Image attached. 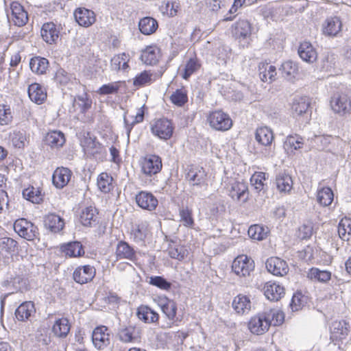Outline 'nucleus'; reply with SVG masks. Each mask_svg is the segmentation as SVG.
<instances>
[{"instance_id":"39448f33","label":"nucleus","mask_w":351,"mask_h":351,"mask_svg":"<svg viewBox=\"0 0 351 351\" xmlns=\"http://www.w3.org/2000/svg\"><path fill=\"white\" fill-rule=\"evenodd\" d=\"M14 230L19 237L27 241L39 239L40 233L37 226L25 218H19L14 221Z\"/></svg>"},{"instance_id":"a18cd8bd","label":"nucleus","mask_w":351,"mask_h":351,"mask_svg":"<svg viewBox=\"0 0 351 351\" xmlns=\"http://www.w3.org/2000/svg\"><path fill=\"white\" fill-rule=\"evenodd\" d=\"M201 66V62L196 56L189 58L182 71V77L185 80H188L193 74L200 69Z\"/></svg>"},{"instance_id":"8fccbe9b","label":"nucleus","mask_w":351,"mask_h":351,"mask_svg":"<svg viewBox=\"0 0 351 351\" xmlns=\"http://www.w3.org/2000/svg\"><path fill=\"white\" fill-rule=\"evenodd\" d=\"M275 184L280 193H289L293 188L292 178L287 173H280L276 176Z\"/></svg>"},{"instance_id":"9d476101","label":"nucleus","mask_w":351,"mask_h":351,"mask_svg":"<svg viewBox=\"0 0 351 351\" xmlns=\"http://www.w3.org/2000/svg\"><path fill=\"white\" fill-rule=\"evenodd\" d=\"M150 130L155 136L162 140H169L173 136L174 125L171 120L167 118H160L153 121Z\"/></svg>"},{"instance_id":"6e6d98bb","label":"nucleus","mask_w":351,"mask_h":351,"mask_svg":"<svg viewBox=\"0 0 351 351\" xmlns=\"http://www.w3.org/2000/svg\"><path fill=\"white\" fill-rule=\"evenodd\" d=\"M307 276L313 281L326 282L331 278V273L326 270H320L318 268L313 267L310 269Z\"/></svg>"},{"instance_id":"6e6552de","label":"nucleus","mask_w":351,"mask_h":351,"mask_svg":"<svg viewBox=\"0 0 351 351\" xmlns=\"http://www.w3.org/2000/svg\"><path fill=\"white\" fill-rule=\"evenodd\" d=\"M139 165L141 173L145 176L151 177L162 170V158L156 154H147L141 159Z\"/></svg>"},{"instance_id":"c756f323","label":"nucleus","mask_w":351,"mask_h":351,"mask_svg":"<svg viewBox=\"0 0 351 351\" xmlns=\"http://www.w3.org/2000/svg\"><path fill=\"white\" fill-rule=\"evenodd\" d=\"M10 9L11 20L13 23L18 27L24 26L28 21V15L23 5L17 1H13L10 4Z\"/></svg>"},{"instance_id":"bf43d9fd","label":"nucleus","mask_w":351,"mask_h":351,"mask_svg":"<svg viewBox=\"0 0 351 351\" xmlns=\"http://www.w3.org/2000/svg\"><path fill=\"white\" fill-rule=\"evenodd\" d=\"M130 56L126 53H121L114 56L112 59V65L117 71H125L129 68Z\"/></svg>"},{"instance_id":"c03bdc74","label":"nucleus","mask_w":351,"mask_h":351,"mask_svg":"<svg viewBox=\"0 0 351 351\" xmlns=\"http://www.w3.org/2000/svg\"><path fill=\"white\" fill-rule=\"evenodd\" d=\"M155 81L154 75L151 70H144L136 75L133 78L132 84L139 88L151 85Z\"/></svg>"},{"instance_id":"1a4fd4ad","label":"nucleus","mask_w":351,"mask_h":351,"mask_svg":"<svg viewBox=\"0 0 351 351\" xmlns=\"http://www.w3.org/2000/svg\"><path fill=\"white\" fill-rule=\"evenodd\" d=\"M311 101L309 97L300 96L295 97L291 106L293 117L298 119H308L311 115Z\"/></svg>"},{"instance_id":"20e7f679","label":"nucleus","mask_w":351,"mask_h":351,"mask_svg":"<svg viewBox=\"0 0 351 351\" xmlns=\"http://www.w3.org/2000/svg\"><path fill=\"white\" fill-rule=\"evenodd\" d=\"M332 110L337 114L344 115L351 111V90H344L333 94L330 99Z\"/></svg>"},{"instance_id":"bb28decb","label":"nucleus","mask_w":351,"mask_h":351,"mask_svg":"<svg viewBox=\"0 0 351 351\" xmlns=\"http://www.w3.org/2000/svg\"><path fill=\"white\" fill-rule=\"evenodd\" d=\"M115 257L117 261L126 259L135 262L137 260L134 249L124 241L118 242L115 250Z\"/></svg>"},{"instance_id":"cd10ccee","label":"nucleus","mask_w":351,"mask_h":351,"mask_svg":"<svg viewBox=\"0 0 351 351\" xmlns=\"http://www.w3.org/2000/svg\"><path fill=\"white\" fill-rule=\"evenodd\" d=\"M60 252L69 258H78L84 256L85 250L80 241H70L60 246Z\"/></svg>"},{"instance_id":"a211bd4d","label":"nucleus","mask_w":351,"mask_h":351,"mask_svg":"<svg viewBox=\"0 0 351 351\" xmlns=\"http://www.w3.org/2000/svg\"><path fill=\"white\" fill-rule=\"evenodd\" d=\"M111 335L106 326H97L92 333V341L94 346L98 350H104L110 343Z\"/></svg>"},{"instance_id":"0e129e2a","label":"nucleus","mask_w":351,"mask_h":351,"mask_svg":"<svg viewBox=\"0 0 351 351\" xmlns=\"http://www.w3.org/2000/svg\"><path fill=\"white\" fill-rule=\"evenodd\" d=\"M13 114L11 107L7 104H0V125L5 126L11 124Z\"/></svg>"},{"instance_id":"5701e85b","label":"nucleus","mask_w":351,"mask_h":351,"mask_svg":"<svg viewBox=\"0 0 351 351\" xmlns=\"http://www.w3.org/2000/svg\"><path fill=\"white\" fill-rule=\"evenodd\" d=\"M136 204L142 209L154 211L158 206V199L151 193L145 191L138 192L135 197Z\"/></svg>"},{"instance_id":"49530a36","label":"nucleus","mask_w":351,"mask_h":351,"mask_svg":"<svg viewBox=\"0 0 351 351\" xmlns=\"http://www.w3.org/2000/svg\"><path fill=\"white\" fill-rule=\"evenodd\" d=\"M10 138L12 145L18 149H23L29 143V135L24 130L13 131Z\"/></svg>"},{"instance_id":"a19ab883","label":"nucleus","mask_w":351,"mask_h":351,"mask_svg":"<svg viewBox=\"0 0 351 351\" xmlns=\"http://www.w3.org/2000/svg\"><path fill=\"white\" fill-rule=\"evenodd\" d=\"M298 54L300 57L305 62L313 63L317 58V53L308 41H304L300 43L298 48Z\"/></svg>"},{"instance_id":"e433bc0d","label":"nucleus","mask_w":351,"mask_h":351,"mask_svg":"<svg viewBox=\"0 0 351 351\" xmlns=\"http://www.w3.org/2000/svg\"><path fill=\"white\" fill-rule=\"evenodd\" d=\"M303 138L297 134L288 135L283 143V148L289 155L295 154L297 150L303 147Z\"/></svg>"},{"instance_id":"473e14b6","label":"nucleus","mask_w":351,"mask_h":351,"mask_svg":"<svg viewBox=\"0 0 351 351\" xmlns=\"http://www.w3.org/2000/svg\"><path fill=\"white\" fill-rule=\"evenodd\" d=\"M35 313L34 303L32 301H26L16 308L14 315L18 321L27 322Z\"/></svg>"},{"instance_id":"7ed1b4c3","label":"nucleus","mask_w":351,"mask_h":351,"mask_svg":"<svg viewBox=\"0 0 351 351\" xmlns=\"http://www.w3.org/2000/svg\"><path fill=\"white\" fill-rule=\"evenodd\" d=\"M226 191L227 195L234 202L244 204L250 199L249 186L244 180H234L229 182L226 187Z\"/></svg>"},{"instance_id":"e2e57ef3","label":"nucleus","mask_w":351,"mask_h":351,"mask_svg":"<svg viewBox=\"0 0 351 351\" xmlns=\"http://www.w3.org/2000/svg\"><path fill=\"white\" fill-rule=\"evenodd\" d=\"M18 243L10 237L0 238V250L8 254H13L18 251Z\"/></svg>"},{"instance_id":"7c9ffc66","label":"nucleus","mask_w":351,"mask_h":351,"mask_svg":"<svg viewBox=\"0 0 351 351\" xmlns=\"http://www.w3.org/2000/svg\"><path fill=\"white\" fill-rule=\"evenodd\" d=\"M43 225L45 229L53 233L60 232L64 227V221L58 215L51 213L45 215Z\"/></svg>"},{"instance_id":"0eeeda50","label":"nucleus","mask_w":351,"mask_h":351,"mask_svg":"<svg viewBox=\"0 0 351 351\" xmlns=\"http://www.w3.org/2000/svg\"><path fill=\"white\" fill-rule=\"evenodd\" d=\"M232 271L240 278H246L250 276L254 269V262L245 254L238 255L232 263Z\"/></svg>"},{"instance_id":"b1692460","label":"nucleus","mask_w":351,"mask_h":351,"mask_svg":"<svg viewBox=\"0 0 351 351\" xmlns=\"http://www.w3.org/2000/svg\"><path fill=\"white\" fill-rule=\"evenodd\" d=\"M161 57V49L156 44H152L142 50L141 59L145 64L155 65Z\"/></svg>"},{"instance_id":"a878e982","label":"nucleus","mask_w":351,"mask_h":351,"mask_svg":"<svg viewBox=\"0 0 351 351\" xmlns=\"http://www.w3.org/2000/svg\"><path fill=\"white\" fill-rule=\"evenodd\" d=\"M341 29L342 22L338 16L328 17L322 26L323 34L330 37L337 36L341 32Z\"/></svg>"},{"instance_id":"f704fd0d","label":"nucleus","mask_w":351,"mask_h":351,"mask_svg":"<svg viewBox=\"0 0 351 351\" xmlns=\"http://www.w3.org/2000/svg\"><path fill=\"white\" fill-rule=\"evenodd\" d=\"M97 186L102 193H111L114 188V180L112 175L106 171L100 173L97 178Z\"/></svg>"},{"instance_id":"4468645a","label":"nucleus","mask_w":351,"mask_h":351,"mask_svg":"<svg viewBox=\"0 0 351 351\" xmlns=\"http://www.w3.org/2000/svg\"><path fill=\"white\" fill-rule=\"evenodd\" d=\"M101 219L99 209L91 205L84 208L79 215L80 223L85 227H95L100 223Z\"/></svg>"},{"instance_id":"2f4dec72","label":"nucleus","mask_w":351,"mask_h":351,"mask_svg":"<svg viewBox=\"0 0 351 351\" xmlns=\"http://www.w3.org/2000/svg\"><path fill=\"white\" fill-rule=\"evenodd\" d=\"M260 79L263 82L271 83L276 79V67L267 61L261 62L258 66Z\"/></svg>"},{"instance_id":"423d86ee","label":"nucleus","mask_w":351,"mask_h":351,"mask_svg":"<svg viewBox=\"0 0 351 351\" xmlns=\"http://www.w3.org/2000/svg\"><path fill=\"white\" fill-rule=\"evenodd\" d=\"M80 143L85 154L94 157H101L105 154V148L97 141L95 136H91L90 132L84 133L80 140Z\"/></svg>"},{"instance_id":"4be33fe9","label":"nucleus","mask_w":351,"mask_h":351,"mask_svg":"<svg viewBox=\"0 0 351 351\" xmlns=\"http://www.w3.org/2000/svg\"><path fill=\"white\" fill-rule=\"evenodd\" d=\"M73 176L72 171L64 167H58L52 175V183L56 189H63L69 184Z\"/></svg>"},{"instance_id":"72a5a7b5","label":"nucleus","mask_w":351,"mask_h":351,"mask_svg":"<svg viewBox=\"0 0 351 351\" xmlns=\"http://www.w3.org/2000/svg\"><path fill=\"white\" fill-rule=\"evenodd\" d=\"M255 139L259 145L270 147L274 142V132L267 126L259 127L256 130Z\"/></svg>"},{"instance_id":"aec40b11","label":"nucleus","mask_w":351,"mask_h":351,"mask_svg":"<svg viewBox=\"0 0 351 351\" xmlns=\"http://www.w3.org/2000/svg\"><path fill=\"white\" fill-rule=\"evenodd\" d=\"M71 328V324L66 317H56L51 326L55 338L63 339L67 337Z\"/></svg>"},{"instance_id":"4d7b16f0","label":"nucleus","mask_w":351,"mask_h":351,"mask_svg":"<svg viewBox=\"0 0 351 351\" xmlns=\"http://www.w3.org/2000/svg\"><path fill=\"white\" fill-rule=\"evenodd\" d=\"M180 7L178 2L165 1L162 2L159 9L163 15L173 17L178 14Z\"/></svg>"},{"instance_id":"69168bd1","label":"nucleus","mask_w":351,"mask_h":351,"mask_svg":"<svg viewBox=\"0 0 351 351\" xmlns=\"http://www.w3.org/2000/svg\"><path fill=\"white\" fill-rule=\"evenodd\" d=\"M265 313L270 326H280L284 322L285 315L280 310L270 309L269 311H265Z\"/></svg>"},{"instance_id":"09e8293b","label":"nucleus","mask_w":351,"mask_h":351,"mask_svg":"<svg viewBox=\"0 0 351 351\" xmlns=\"http://www.w3.org/2000/svg\"><path fill=\"white\" fill-rule=\"evenodd\" d=\"M138 27L144 35H151L156 32L158 28V21L150 16L141 19L138 23Z\"/></svg>"},{"instance_id":"79ce46f5","label":"nucleus","mask_w":351,"mask_h":351,"mask_svg":"<svg viewBox=\"0 0 351 351\" xmlns=\"http://www.w3.org/2000/svg\"><path fill=\"white\" fill-rule=\"evenodd\" d=\"M189 180L193 185L202 186L206 184L207 173L202 167H195L188 172Z\"/></svg>"},{"instance_id":"393cba45","label":"nucleus","mask_w":351,"mask_h":351,"mask_svg":"<svg viewBox=\"0 0 351 351\" xmlns=\"http://www.w3.org/2000/svg\"><path fill=\"white\" fill-rule=\"evenodd\" d=\"M136 317L146 324H158L160 315L158 312L149 306L141 304L136 308Z\"/></svg>"},{"instance_id":"6ab92c4d","label":"nucleus","mask_w":351,"mask_h":351,"mask_svg":"<svg viewBox=\"0 0 351 351\" xmlns=\"http://www.w3.org/2000/svg\"><path fill=\"white\" fill-rule=\"evenodd\" d=\"M96 276V269L93 265H84L77 267L73 273V279L80 285L90 282Z\"/></svg>"},{"instance_id":"c85d7f7f","label":"nucleus","mask_w":351,"mask_h":351,"mask_svg":"<svg viewBox=\"0 0 351 351\" xmlns=\"http://www.w3.org/2000/svg\"><path fill=\"white\" fill-rule=\"evenodd\" d=\"M76 22L82 27H88L96 21V16L93 11L85 8H78L74 12Z\"/></svg>"},{"instance_id":"5fc2aeb1","label":"nucleus","mask_w":351,"mask_h":351,"mask_svg":"<svg viewBox=\"0 0 351 351\" xmlns=\"http://www.w3.org/2000/svg\"><path fill=\"white\" fill-rule=\"evenodd\" d=\"M269 232V231L267 227L258 224L252 225L247 231L249 237L257 241H262L266 239Z\"/></svg>"},{"instance_id":"f03ea898","label":"nucleus","mask_w":351,"mask_h":351,"mask_svg":"<svg viewBox=\"0 0 351 351\" xmlns=\"http://www.w3.org/2000/svg\"><path fill=\"white\" fill-rule=\"evenodd\" d=\"M206 122L211 129L219 132L228 131L233 125V121L229 114L221 109L208 112Z\"/></svg>"},{"instance_id":"680f3d73","label":"nucleus","mask_w":351,"mask_h":351,"mask_svg":"<svg viewBox=\"0 0 351 351\" xmlns=\"http://www.w3.org/2000/svg\"><path fill=\"white\" fill-rule=\"evenodd\" d=\"M266 180V173L265 172L255 171L250 177V182L254 189L260 192L264 189Z\"/></svg>"},{"instance_id":"864d4df0","label":"nucleus","mask_w":351,"mask_h":351,"mask_svg":"<svg viewBox=\"0 0 351 351\" xmlns=\"http://www.w3.org/2000/svg\"><path fill=\"white\" fill-rule=\"evenodd\" d=\"M337 231L342 240L350 241L351 239V218L343 217L339 223Z\"/></svg>"},{"instance_id":"774afa93","label":"nucleus","mask_w":351,"mask_h":351,"mask_svg":"<svg viewBox=\"0 0 351 351\" xmlns=\"http://www.w3.org/2000/svg\"><path fill=\"white\" fill-rule=\"evenodd\" d=\"M168 254L172 258L182 261L188 254V251L183 245H175L169 247Z\"/></svg>"},{"instance_id":"f257e3e1","label":"nucleus","mask_w":351,"mask_h":351,"mask_svg":"<svg viewBox=\"0 0 351 351\" xmlns=\"http://www.w3.org/2000/svg\"><path fill=\"white\" fill-rule=\"evenodd\" d=\"M231 34L232 38L243 48L248 47L254 33V27L247 19H239L231 25Z\"/></svg>"},{"instance_id":"37998d69","label":"nucleus","mask_w":351,"mask_h":351,"mask_svg":"<svg viewBox=\"0 0 351 351\" xmlns=\"http://www.w3.org/2000/svg\"><path fill=\"white\" fill-rule=\"evenodd\" d=\"M45 193L40 186H28L23 191V196L27 200L34 204H40L43 202Z\"/></svg>"},{"instance_id":"603ef678","label":"nucleus","mask_w":351,"mask_h":351,"mask_svg":"<svg viewBox=\"0 0 351 351\" xmlns=\"http://www.w3.org/2000/svg\"><path fill=\"white\" fill-rule=\"evenodd\" d=\"M169 99L171 102L178 106H184L189 101L188 91L184 86H182L180 88L176 89L171 95Z\"/></svg>"},{"instance_id":"f8f14e48","label":"nucleus","mask_w":351,"mask_h":351,"mask_svg":"<svg viewBox=\"0 0 351 351\" xmlns=\"http://www.w3.org/2000/svg\"><path fill=\"white\" fill-rule=\"evenodd\" d=\"M62 27L60 24L52 21L44 23L40 28V36L44 42L52 45H56L60 40Z\"/></svg>"},{"instance_id":"4c0bfd02","label":"nucleus","mask_w":351,"mask_h":351,"mask_svg":"<svg viewBox=\"0 0 351 351\" xmlns=\"http://www.w3.org/2000/svg\"><path fill=\"white\" fill-rule=\"evenodd\" d=\"M232 306L234 311L241 315L247 314L251 309V301L247 295L238 294L232 302Z\"/></svg>"},{"instance_id":"f3484780","label":"nucleus","mask_w":351,"mask_h":351,"mask_svg":"<svg viewBox=\"0 0 351 351\" xmlns=\"http://www.w3.org/2000/svg\"><path fill=\"white\" fill-rule=\"evenodd\" d=\"M263 292L268 300L278 302L285 296V288L278 282L269 280L264 284Z\"/></svg>"},{"instance_id":"c9c22d12","label":"nucleus","mask_w":351,"mask_h":351,"mask_svg":"<svg viewBox=\"0 0 351 351\" xmlns=\"http://www.w3.org/2000/svg\"><path fill=\"white\" fill-rule=\"evenodd\" d=\"M29 98L37 104H43L47 99L46 90L38 83H32L27 89Z\"/></svg>"},{"instance_id":"58836bf2","label":"nucleus","mask_w":351,"mask_h":351,"mask_svg":"<svg viewBox=\"0 0 351 351\" xmlns=\"http://www.w3.org/2000/svg\"><path fill=\"white\" fill-rule=\"evenodd\" d=\"M45 144L52 149H59L66 143V137L63 132L59 130L49 131L45 136Z\"/></svg>"},{"instance_id":"3c124183","label":"nucleus","mask_w":351,"mask_h":351,"mask_svg":"<svg viewBox=\"0 0 351 351\" xmlns=\"http://www.w3.org/2000/svg\"><path fill=\"white\" fill-rule=\"evenodd\" d=\"M29 66L31 71L37 74H45L49 67V61L47 58L35 56L30 59Z\"/></svg>"},{"instance_id":"de8ad7c7","label":"nucleus","mask_w":351,"mask_h":351,"mask_svg":"<svg viewBox=\"0 0 351 351\" xmlns=\"http://www.w3.org/2000/svg\"><path fill=\"white\" fill-rule=\"evenodd\" d=\"M316 198L320 206H328L333 202L334 193L330 187H319L317 191Z\"/></svg>"},{"instance_id":"ea45409f","label":"nucleus","mask_w":351,"mask_h":351,"mask_svg":"<svg viewBox=\"0 0 351 351\" xmlns=\"http://www.w3.org/2000/svg\"><path fill=\"white\" fill-rule=\"evenodd\" d=\"M119 337L124 343H138L141 341V333L135 326H129L119 330Z\"/></svg>"},{"instance_id":"dca6fc26","label":"nucleus","mask_w":351,"mask_h":351,"mask_svg":"<svg viewBox=\"0 0 351 351\" xmlns=\"http://www.w3.org/2000/svg\"><path fill=\"white\" fill-rule=\"evenodd\" d=\"M154 301L169 320H176L178 311V305L176 301L165 295H158L154 299Z\"/></svg>"},{"instance_id":"13d9d810","label":"nucleus","mask_w":351,"mask_h":351,"mask_svg":"<svg viewBox=\"0 0 351 351\" xmlns=\"http://www.w3.org/2000/svg\"><path fill=\"white\" fill-rule=\"evenodd\" d=\"M180 221L185 227L193 228L195 220L193 218V210L188 206L182 208L179 210Z\"/></svg>"},{"instance_id":"052dcab7","label":"nucleus","mask_w":351,"mask_h":351,"mask_svg":"<svg viewBox=\"0 0 351 351\" xmlns=\"http://www.w3.org/2000/svg\"><path fill=\"white\" fill-rule=\"evenodd\" d=\"M123 83V82L117 81L103 84L97 90L96 93L99 95L117 94Z\"/></svg>"},{"instance_id":"338daca9","label":"nucleus","mask_w":351,"mask_h":351,"mask_svg":"<svg viewBox=\"0 0 351 351\" xmlns=\"http://www.w3.org/2000/svg\"><path fill=\"white\" fill-rule=\"evenodd\" d=\"M36 338L43 345L49 346L53 342L54 337L51 329L49 331L46 328H39L37 330Z\"/></svg>"},{"instance_id":"412c9836","label":"nucleus","mask_w":351,"mask_h":351,"mask_svg":"<svg viewBox=\"0 0 351 351\" xmlns=\"http://www.w3.org/2000/svg\"><path fill=\"white\" fill-rule=\"evenodd\" d=\"M265 265L267 271L276 276H284L288 274L289 270L287 263L276 256L269 258Z\"/></svg>"},{"instance_id":"2eb2a0df","label":"nucleus","mask_w":351,"mask_h":351,"mask_svg":"<svg viewBox=\"0 0 351 351\" xmlns=\"http://www.w3.org/2000/svg\"><path fill=\"white\" fill-rule=\"evenodd\" d=\"M269 327V321L267 320L265 312L252 316L247 323L249 330L256 335H262L266 333Z\"/></svg>"},{"instance_id":"9b49d317","label":"nucleus","mask_w":351,"mask_h":351,"mask_svg":"<svg viewBox=\"0 0 351 351\" xmlns=\"http://www.w3.org/2000/svg\"><path fill=\"white\" fill-rule=\"evenodd\" d=\"M349 324L345 320H335L330 326V339L339 347L343 344L349 335Z\"/></svg>"},{"instance_id":"ddd939ff","label":"nucleus","mask_w":351,"mask_h":351,"mask_svg":"<svg viewBox=\"0 0 351 351\" xmlns=\"http://www.w3.org/2000/svg\"><path fill=\"white\" fill-rule=\"evenodd\" d=\"M92 107L93 99L88 93H84L81 95L75 97L73 108L79 119L84 120L87 117V113L91 110Z\"/></svg>"}]
</instances>
